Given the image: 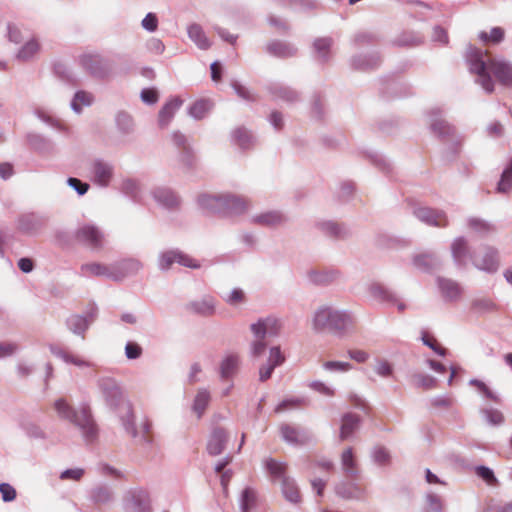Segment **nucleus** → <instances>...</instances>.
I'll use <instances>...</instances> for the list:
<instances>
[{"mask_svg": "<svg viewBox=\"0 0 512 512\" xmlns=\"http://www.w3.org/2000/svg\"><path fill=\"white\" fill-rule=\"evenodd\" d=\"M182 104L183 100L179 97H173L164 104L158 115V123L161 128H166L169 125Z\"/></svg>", "mask_w": 512, "mask_h": 512, "instance_id": "nucleus-22", "label": "nucleus"}, {"mask_svg": "<svg viewBox=\"0 0 512 512\" xmlns=\"http://www.w3.org/2000/svg\"><path fill=\"white\" fill-rule=\"evenodd\" d=\"M469 384L471 386H474L478 389V391L486 398L494 401V402H498L499 401V398L498 396L489 389V387L482 381L478 380V379H471L469 381Z\"/></svg>", "mask_w": 512, "mask_h": 512, "instance_id": "nucleus-63", "label": "nucleus"}, {"mask_svg": "<svg viewBox=\"0 0 512 512\" xmlns=\"http://www.w3.org/2000/svg\"><path fill=\"white\" fill-rule=\"evenodd\" d=\"M210 399L211 397L208 390L204 388L198 390L192 406V409L197 414L198 418H201L202 415L204 414L205 409L207 408L210 402Z\"/></svg>", "mask_w": 512, "mask_h": 512, "instance_id": "nucleus-49", "label": "nucleus"}, {"mask_svg": "<svg viewBox=\"0 0 512 512\" xmlns=\"http://www.w3.org/2000/svg\"><path fill=\"white\" fill-rule=\"evenodd\" d=\"M467 225L469 229L481 236L487 235L494 231V226L490 222L479 217L468 218Z\"/></svg>", "mask_w": 512, "mask_h": 512, "instance_id": "nucleus-47", "label": "nucleus"}, {"mask_svg": "<svg viewBox=\"0 0 512 512\" xmlns=\"http://www.w3.org/2000/svg\"><path fill=\"white\" fill-rule=\"evenodd\" d=\"M91 180L100 187L109 186L114 176V166L109 161L97 158L90 164Z\"/></svg>", "mask_w": 512, "mask_h": 512, "instance_id": "nucleus-13", "label": "nucleus"}, {"mask_svg": "<svg viewBox=\"0 0 512 512\" xmlns=\"http://www.w3.org/2000/svg\"><path fill=\"white\" fill-rule=\"evenodd\" d=\"M372 459L375 464L379 466H386L390 463L391 456L389 451L382 446L374 447L371 453Z\"/></svg>", "mask_w": 512, "mask_h": 512, "instance_id": "nucleus-59", "label": "nucleus"}, {"mask_svg": "<svg viewBox=\"0 0 512 512\" xmlns=\"http://www.w3.org/2000/svg\"><path fill=\"white\" fill-rule=\"evenodd\" d=\"M466 60L471 73L477 75L476 82L487 92L494 91V82L491 75L503 86L512 88V63L500 58L492 57L488 52L469 45Z\"/></svg>", "mask_w": 512, "mask_h": 512, "instance_id": "nucleus-1", "label": "nucleus"}, {"mask_svg": "<svg viewBox=\"0 0 512 512\" xmlns=\"http://www.w3.org/2000/svg\"><path fill=\"white\" fill-rule=\"evenodd\" d=\"M233 142L241 149L249 148L253 143V136L245 128H237L232 132Z\"/></svg>", "mask_w": 512, "mask_h": 512, "instance_id": "nucleus-52", "label": "nucleus"}, {"mask_svg": "<svg viewBox=\"0 0 512 512\" xmlns=\"http://www.w3.org/2000/svg\"><path fill=\"white\" fill-rule=\"evenodd\" d=\"M333 39L330 37L317 38L313 42L315 57L320 63H326L331 58Z\"/></svg>", "mask_w": 512, "mask_h": 512, "instance_id": "nucleus-34", "label": "nucleus"}, {"mask_svg": "<svg viewBox=\"0 0 512 512\" xmlns=\"http://www.w3.org/2000/svg\"><path fill=\"white\" fill-rule=\"evenodd\" d=\"M423 512H443V502L440 495L429 491L426 494V504Z\"/></svg>", "mask_w": 512, "mask_h": 512, "instance_id": "nucleus-55", "label": "nucleus"}, {"mask_svg": "<svg viewBox=\"0 0 512 512\" xmlns=\"http://www.w3.org/2000/svg\"><path fill=\"white\" fill-rule=\"evenodd\" d=\"M430 116V127L435 135L443 139L452 137L454 135L455 128L442 118V112L440 109H432L430 112Z\"/></svg>", "mask_w": 512, "mask_h": 512, "instance_id": "nucleus-19", "label": "nucleus"}, {"mask_svg": "<svg viewBox=\"0 0 512 512\" xmlns=\"http://www.w3.org/2000/svg\"><path fill=\"white\" fill-rule=\"evenodd\" d=\"M473 265L487 273H495L499 268V259L497 250L492 247H484L481 255L475 256L472 260Z\"/></svg>", "mask_w": 512, "mask_h": 512, "instance_id": "nucleus-16", "label": "nucleus"}, {"mask_svg": "<svg viewBox=\"0 0 512 512\" xmlns=\"http://www.w3.org/2000/svg\"><path fill=\"white\" fill-rule=\"evenodd\" d=\"M228 441V435L222 428H215L208 440L207 443V452L211 456H217L220 455L227 444Z\"/></svg>", "mask_w": 512, "mask_h": 512, "instance_id": "nucleus-21", "label": "nucleus"}, {"mask_svg": "<svg viewBox=\"0 0 512 512\" xmlns=\"http://www.w3.org/2000/svg\"><path fill=\"white\" fill-rule=\"evenodd\" d=\"M187 33L189 39L195 43V45L201 50H207L211 47V42L206 36L203 28L197 24L193 23L188 26Z\"/></svg>", "mask_w": 512, "mask_h": 512, "instance_id": "nucleus-36", "label": "nucleus"}, {"mask_svg": "<svg viewBox=\"0 0 512 512\" xmlns=\"http://www.w3.org/2000/svg\"><path fill=\"white\" fill-rule=\"evenodd\" d=\"M98 387L107 403L111 408L116 409L127 402L123 392L117 382L110 377H104L98 380Z\"/></svg>", "mask_w": 512, "mask_h": 512, "instance_id": "nucleus-10", "label": "nucleus"}, {"mask_svg": "<svg viewBox=\"0 0 512 512\" xmlns=\"http://www.w3.org/2000/svg\"><path fill=\"white\" fill-rule=\"evenodd\" d=\"M338 276L336 271L312 270L308 273L309 280L317 285H325L333 282Z\"/></svg>", "mask_w": 512, "mask_h": 512, "instance_id": "nucleus-50", "label": "nucleus"}, {"mask_svg": "<svg viewBox=\"0 0 512 512\" xmlns=\"http://www.w3.org/2000/svg\"><path fill=\"white\" fill-rule=\"evenodd\" d=\"M256 503V493L251 488H246L241 494L240 510L241 512H250Z\"/></svg>", "mask_w": 512, "mask_h": 512, "instance_id": "nucleus-57", "label": "nucleus"}, {"mask_svg": "<svg viewBox=\"0 0 512 512\" xmlns=\"http://www.w3.org/2000/svg\"><path fill=\"white\" fill-rule=\"evenodd\" d=\"M174 263H178L188 268L200 267L196 260L179 250H167L159 254L158 267L160 270L167 271Z\"/></svg>", "mask_w": 512, "mask_h": 512, "instance_id": "nucleus-12", "label": "nucleus"}, {"mask_svg": "<svg viewBox=\"0 0 512 512\" xmlns=\"http://www.w3.org/2000/svg\"><path fill=\"white\" fill-rule=\"evenodd\" d=\"M264 465L273 480H278L282 483L284 479L289 478L286 474L287 465L285 463L268 458L264 461Z\"/></svg>", "mask_w": 512, "mask_h": 512, "instance_id": "nucleus-40", "label": "nucleus"}, {"mask_svg": "<svg viewBox=\"0 0 512 512\" xmlns=\"http://www.w3.org/2000/svg\"><path fill=\"white\" fill-rule=\"evenodd\" d=\"M77 61L83 71L95 79H106L112 72L111 61L98 52H84Z\"/></svg>", "mask_w": 512, "mask_h": 512, "instance_id": "nucleus-5", "label": "nucleus"}, {"mask_svg": "<svg viewBox=\"0 0 512 512\" xmlns=\"http://www.w3.org/2000/svg\"><path fill=\"white\" fill-rule=\"evenodd\" d=\"M341 466L345 476L351 480H356L359 475L357 462L355 460L353 449H345L341 454Z\"/></svg>", "mask_w": 512, "mask_h": 512, "instance_id": "nucleus-31", "label": "nucleus"}, {"mask_svg": "<svg viewBox=\"0 0 512 512\" xmlns=\"http://www.w3.org/2000/svg\"><path fill=\"white\" fill-rule=\"evenodd\" d=\"M412 214L422 223L432 227L445 228L449 220L445 211L429 206L416 204L412 206Z\"/></svg>", "mask_w": 512, "mask_h": 512, "instance_id": "nucleus-7", "label": "nucleus"}, {"mask_svg": "<svg viewBox=\"0 0 512 512\" xmlns=\"http://www.w3.org/2000/svg\"><path fill=\"white\" fill-rule=\"evenodd\" d=\"M40 45L37 40L31 39L27 41L18 51L16 57L21 61L32 59L39 51Z\"/></svg>", "mask_w": 512, "mask_h": 512, "instance_id": "nucleus-51", "label": "nucleus"}, {"mask_svg": "<svg viewBox=\"0 0 512 512\" xmlns=\"http://www.w3.org/2000/svg\"><path fill=\"white\" fill-rule=\"evenodd\" d=\"M335 493L343 499L359 500L364 496V489L356 483L341 481L335 486Z\"/></svg>", "mask_w": 512, "mask_h": 512, "instance_id": "nucleus-26", "label": "nucleus"}, {"mask_svg": "<svg viewBox=\"0 0 512 512\" xmlns=\"http://www.w3.org/2000/svg\"><path fill=\"white\" fill-rule=\"evenodd\" d=\"M122 191L125 195L133 199V201L140 202L141 187L138 181L134 179L124 180L122 183Z\"/></svg>", "mask_w": 512, "mask_h": 512, "instance_id": "nucleus-54", "label": "nucleus"}, {"mask_svg": "<svg viewBox=\"0 0 512 512\" xmlns=\"http://www.w3.org/2000/svg\"><path fill=\"white\" fill-rule=\"evenodd\" d=\"M48 348L55 357L61 359L63 362L67 364H73L78 367L91 366L90 362L83 360L79 356L68 352L67 350H65L64 348L60 347L57 344H49Z\"/></svg>", "mask_w": 512, "mask_h": 512, "instance_id": "nucleus-27", "label": "nucleus"}, {"mask_svg": "<svg viewBox=\"0 0 512 512\" xmlns=\"http://www.w3.org/2000/svg\"><path fill=\"white\" fill-rule=\"evenodd\" d=\"M199 207L207 213H221V207L225 203L223 195L202 194L197 199Z\"/></svg>", "mask_w": 512, "mask_h": 512, "instance_id": "nucleus-30", "label": "nucleus"}, {"mask_svg": "<svg viewBox=\"0 0 512 512\" xmlns=\"http://www.w3.org/2000/svg\"><path fill=\"white\" fill-rule=\"evenodd\" d=\"M192 309L203 315H210L214 312V302L210 298L202 299L201 301H195L191 304Z\"/></svg>", "mask_w": 512, "mask_h": 512, "instance_id": "nucleus-61", "label": "nucleus"}, {"mask_svg": "<svg viewBox=\"0 0 512 512\" xmlns=\"http://www.w3.org/2000/svg\"><path fill=\"white\" fill-rule=\"evenodd\" d=\"M115 123L118 132L122 136H129L135 131V124L130 114L125 111H119L115 116Z\"/></svg>", "mask_w": 512, "mask_h": 512, "instance_id": "nucleus-41", "label": "nucleus"}, {"mask_svg": "<svg viewBox=\"0 0 512 512\" xmlns=\"http://www.w3.org/2000/svg\"><path fill=\"white\" fill-rule=\"evenodd\" d=\"M369 292L375 299L381 302L395 303L397 301V296L379 283H372L369 286Z\"/></svg>", "mask_w": 512, "mask_h": 512, "instance_id": "nucleus-45", "label": "nucleus"}, {"mask_svg": "<svg viewBox=\"0 0 512 512\" xmlns=\"http://www.w3.org/2000/svg\"><path fill=\"white\" fill-rule=\"evenodd\" d=\"M285 221V215L277 210L263 212L251 218L253 224L265 227H276L282 225Z\"/></svg>", "mask_w": 512, "mask_h": 512, "instance_id": "nucleus-24", "label": "nucleus"}, {"mask_svg": "<svg viewBox=\"0 0 512 512\" xmlns=\"http://www.w3.org/2000/svg\"><path fill=\"white\" fill-rule=\"evenodd\" d=\"M150 499L147 491L136 488L129 490L124 497V512H149Z\"/></svg>", "mask_w": 512, "mask_h": 512, "instance_id": "nucleus-14", "label": "nucleus"}, {"mask_svg": "<svg viewBox=\"0 0 512 512\" xmlns=\"http://www.w3.org/2000/svg\"><path fill=\"white\" fill-rule=\"evenodd\" d=\"M118 415L119 421L125 432L133 438H137L139 431L135 424V415L130 401L122 403L121 406L114 409Z\"/></svg>", "mask_w": 512, "mask_h": 512, "instance_id": "nucleus-17", "label": "nucleus"}, {"mask_svg": "<svg viewBox=\"0 0 512 512\" xmlns=\"http://www.w3.org/2000/svg\"><path fill=\"white\" fill-rule=\"evenodd\" d=\"M93 102L94 96L92 93L79 90L74 94L70 107L75 113L80 114L83 107H89Z\"/></svg>", "mask_w": 512, "mask_h": 512, "instance_id": "nucleus-44", "label": "nucleus"}, {"mask_svg": "<svg viewBox=\"0 0 512 512\" xmlns=\"http://www.w3.org/2000/svg\"><path fill=\"white\" fill-rule=\"evenodd\" d=\"M111 272V264L107 265L99 262L84 263L80 267V275L83 277L103 276L110 280Z\"/></svg>", "mask_w": 512, "mask_h": 512, "instance_id": "nucleus-29", "label": "nucleus"}, {"mask_svg": "<svg viewBox=\"0 0 512 512\" xmlns=\"http://www.w3.org/2000/svg\"><path fill=\"white\" fill-rule=\"evenodd\" d=\"M355 317L349 310L322 305L313 313L312 328L316 332L329 331L337 337L351 334L355 327Z\"/></svg>", "mask_w": 512, "mask_h": 512, "instance_id": "nucleus-2", "label": "nucleus"}, {"mask_svg": "<svg viewBox=\"0 0 512 512\" xmlns=\"http://www.w3.org/2000/svg\"><path fill=\"white\" fill-rule=\"evenodd\" d=\"M437 285L442 297L446 301H456L460 298L462 288L456 281L448 278L438 277Z\"/></svg>", "mask_w": 512, "mask_h": 512, "instance_id": "nucleus-25", "label": "nucleus"}, {"mask_svg": "<svg viewBox=\"0 0 512 512\" xmlns=\"http://www.w3.org/2000/svg\"><path fill=\"white\" fill-rule=\"evenodd\" d=\"M483 512H512V501L489 503Z\"/></svg>", "mask_w": 512, "mask_h": 512, "instance_id": "nucleus-64", "label": "nucleus"}, {"mask_svg": "<svg viewBox=\"0 0 512 512\" xmlns=\"http://www.w3.org/2000/svg\"><path fill=\"white\" fill-rule=\"evenodd\" d=\"M341 422L340 439L346 440L359 428L360 417L354 413H347L343 415Z\"/></svg>", "mask_w": 512, "mask_h": 512, "instance_id": "nucleus-35", "label": "nucleus"}, {"mask_svg": "<svg viewBox=\"0 0 512 512\" xmlns=\"http://www.w3.org/2000/svg\"><path fill=\"white\" fill-rule=\"evenodd\" d=\"M478 37L484 43L491 42L493 44H498L504 38V30L500 27H494L491 29L490 33L481 31Z\"/></svg>", "mask_w": 512, "mask_h": 512, "instance_id": "nucleus-58", "label": "nucleus"}, {"mask_svg": "<svg viewBox=\"0 0 512 512\" xmlns=\"http://www.w3.org/2000/svg\"><path fill=\"white\" fill-rule=\"evenodd\" d=\"M98 309L93 304L85 315L74 314L66 319V326L73 334L85 338V333L97 317Z\"/></svg>", "mask_w": 512, "mask_h": 512, "instance_id": "nucleus-11", "label": "nucleus"}, {"mask_svg": "<svg viewBox=\"0 0 512 512\" xmlns=\"http://www.w3.org/2000/svg\"><path fill=\"white\" fill-rule=\"evenodd\" d=\"M415 386L422 387L426 390L432 389L436 386L437 380L427 374L417 373L413 375Z\"/></svg>", "mask_w": 512, "mask_h": 512, "instance_id": "nucleus-62", "label": "nucleus"}, {"mask_svg": "<svg viewBox=\"0 0 512 512\" xmlns=\"http://www.w3.org/2000/svg\"><path fill=\"white\" fill-rule=\"evenodd\" d=\"M152 196L159 206L167 210L176 209L180 205V198L170 188L157 187L152 191Z\"/></svg>", "mask_w": 512, "mask_h": 512, "instance_id": "nucleus-20", "label": "nucleus"}, {"mask_svg": "<svg viewBox=\"0 0 512 512\" xmlns=\"http://www.w3.org/2000/svg\"><path fill=\"white\" fill-rule=\"evenodd\" d=\"M380 62V56L377 53H373L369 55L354 56L351 60V65L355 69L367 70L377 67Z\"/></svg>", "mask_w": 512, "mask_h": 512, "instance_id": "nucleus-42", "label": "nucleus"}, {"mask_svg": "<svg viewBox=\"0 0 512 512\" xmlns=\"http://www.w3.org/2000/svg\"><path fill=\"white\" fill-rule=\"evenodd\" d=\"M471 308L478 314H485L495 311L497 306L492 299L488 297H480L472 301Z\"/></svg>", "mask_w": 512, "mask_h": 512, "instance_id": "nucleus-53", "label": "nucleus"}, {"mask_svg": "<svg viewBox=\"0 0 512 512\" xmlns=\"http://www.w3.org/2000/svg\"><path fill=\"white\" fill-rule=\"evenodd\" d=\"M512 190V157L509 162L506 164L500 180L497 183L496 191L497 193L507 194Z\"/></svg>", "mask_w": 512, "mask_h": 512, "instance_id": "nucleus-46", "label": "nucleus"}, {"mask_svg": "<svg viewBox=\"0 0 512 512\" xmlns=\"http://www.w3.org/2000/svg\"><path fill=\"white\" fill-rule=\"evenodd\" d=\"M212 105L210 101L200 99L195 101L188 109V114L195 120L203 119L211 110Z\"/></svg>", "mask_w": 512, "mask_h": 512, "instance_id": "nucleus-48", "label": "nucleus"}, {"mask_svg": "<svg viewBox=\"0 0 512 512\" xmlns=\"http://www.w3.org/2000/svg\"><path fill=\"white\" fill-rule=\"evenodd\" d=\"M223 201L225 202L221 207V215L223 216H237L247 211L248 202L236 195L224 194Z\"/></svg>", "mask_w": 512, "mask_h": 512, "instance_id": "nucleus-18", "label": "nucleus"}, {"mask_svg": "<svg viewBox=\"0 0 512 512\" xmlns=\"http://www.w3.org/2000/svg\"><path fill=\"white\" fill-rule=\"evenodd\" d=\"M266 50L269 54L280 58L292 57L297 53V48L294 45L289 42L279 40L270 42L267 45Z\"/></svg>", "mask_w": 512, "mask_h": 512, "instance_id": "nucleus-32", "label": "nucleus"}, {"mask_svg": "<svg viewBox=\"0 0 512 512\" xmlns=\"http://www.w3.org/2000/svg\"><path fill=\"white\" fill-rule=\"evenodd\" d=\"M481 414L490 425H501L504 422L503 414L497 409L485 408L481 410Z\"/></svg>", "mask_w": 512, "mask_h": 512, "instance_id": "nucleus-60", "label": "nucleus"}, {"mask_svg": "<svg viewBox=\"0 0 512 512\" xmlns=\"http://www.w3.org/2000/svg\"><path fill=\"white\" fill-rule=\"evenodd\" d=\"M57 416L73 424L87 443L94 442L98 437V427L88 405L82 404L75 409L65 398H58L53 404Z\"/></svg>", "mask_w": 512, "mask_h": 512, "instance_id": "nucleus-3", "label": "nucleus"}, {"mask_svg": "<svg viewBox=\"0 0 512 512\" xmlns=\"http://www.w3.org/2000/svg\"><path fill=\"white\" fill-rule=\"evenodd\" d=\"M413 264L422 271L431 272L439 267L440 261L436 255L425 253L416 255L413 258Z\"/></svg>", "mask_w": 512, "mask_h": 512, "instance_id": "nucleus-38", "label": "nucleus"}, {"mask_svg": "<svg viewBox=\"0 0 512 512\" xmlns=\"http://www.w3.org/2000/svg\"><path fill=\"white\" fill-rule=\"evenodd\" d=\"M280 434L286 443L293 446H303L312 441V434L309 430L289 424L280 426Z\"/></svg>", "mask_w": 512, "mask_h": 512, "instance_id": "nucleus-15", "label": "nucleus"}, {"mask_svg": "<svg viewBox=\"0 0 512 512\" xmlns=\"http://www.w3.org/2000/svg\"><path fill=\"white\" fill-rule=\"evenodd\" d=\"M281 491L288 502L292 504H299L301 502V494L293 478L289 477L283 480L281 483Z\"/></svg>", "mask_w": 512, "mask_h": 512, "instance_id": "nucleus-39", "label": "nucleus"}, {"mask_svg": "<svg viewBox=\"0 0 512 512\" xmlns=\"http://www.w3.org/2000/svg\"><path fill=\"white\" fill-rule=\"evenodd\" d=\"M240 366V357L231 353L226 355L220 363L219 374L221 379H231L238 372Z\"/></svg>", "mask_w": 512, "mask_h": 512, "instance_id": "nucleus-28", "label": "nucleus"}, {"mask_svg": "<svg viewBox=\"0 0 512 512\" xmlns=\"http://www.w3.org/2000/svg\"><path fill=\"white\" fill-rule=\"evenodd\" d=\"M75 240L93 251L102 250L107 242L105 232L93 223H85L77 228Z\"/></svg>", "mask_w": 512, "mask_h": 512, "instance_id": "nucleus-6", "label": "nucleus"}, {"mask_svg": "<svg viewBox=\"0 0 512 512\" xmlns=\"http://www.w3.org/2000/svg\"><path fill=\"white\" fill-rule=\"evenodd\" d=\"M316 226L323 234L329 237L344 238L347 235L345 227L333 221H320Z\"/></svg>", "mask_w": 512, "mask_h": 512, "instance_id": "nucleus-43", "label": "nucleus"}, {"mask_svg": "<svg viewBox=\"0 0 512 512\" xmlns=\"http://www.w3.org/2000/svg\"><path fill=\"white\" fill-rule=\"evenodd\" d=\"M172 141L176 147L183 150L181 153V161L184 164L191 166L194 161V156L192 154L190 146L187 143L186 136L179 131H175L172 134Z\"/></svg>", "mask_w": 512, "mask_h": 512, "instance_id": "nucleus-37", "label": "nucleus"}, {"mask_svg": "<svg viewBox=\"0 0 512 512\" xmlns=\"http://www.w3.org/2000/svg\"><path fill=\"white\" fill-rule=\"evenodd\" d=\"M451 252L455 263L459 266L465 265L468 258L473 260L469 254L467 241L464 237H458L453 241Z\"/></svg>", "mask_w": 512, "mask_h": 512, "instance_id": "nucleus-33", "label": "nucleus"}, {"mask_svg": "<svg viewBox=\"0 0 512 512\" xmlns=\"http://www.w3.org/2000/svg\"><path fill=\"white\" fill-rule=\"evenodd\" d=\"M281 322L278 318L268 316L260 318L256 323L251 324L250 329L256 338L251 343V355L255 358L260 357L266 351L267 345L265 343L266 337H275L281 330Z\"/></svg>", "mask_w": 512, "mask_h": 512, "instance_id": "nucleus-4", "label": "nucleus"}, {"mask_svg": "<svg viewBox=\"0 0 512 512\" xmlns=\"http://www.w3.org/2000/svg\"><path fill=\"white\" fill-rule=\"evenodd\" d=\"M268 90L274 99L287 103H295L300 100V94L296 90L281 83H272Z\"/></svg>", "mask_w": 512, "mask_h": 512, "instance_id": "nucleus-23", "label": "nucleus"}, {"mask_svg": "<svg viewBox=\"0 0 512 512\" xmlns=\"http://www.w3.org/2000/svg\"><path fill=\"white\" fill-rule=\"evenodd\" d=\"M20 426L25 434L30 438L42 440L47 438L45 431L38 424L32 421H23Z\"/></svg>", "mask_w": 512, "mask_h": 512, "instance_id": "nucleus-56", "label": "nucleus"}, {"mask_svg": "<svg viewBox=\"0 0 512 512\" xmlns=\"http://www.w3.org/2000/svg\"><path fill=\"white\" fill-rule=\"evenodd\" d=\"M48 217L41 213L29 212L20 215L16 221V228L19 232L35 236L38 235L47 225Z\"/></svg>", "mask_w": 512, "mask_h": 512, "instance_id": "nucleus-8", "label": "nucleus"}, {"mask_svg": "<svg viewBox=\"0 0 512 512\" xmlns=\"http://www.w3.org/2000/svg\"><path fill=\"white\" fill-rule=\"evenodd\" d=\"M143 268V263L137 258H124L111 263L110 280L114 282H122L128 277L136 275Z\"/></svg>", "mask_w": 512, "mask_h": 512, "instance_id": "nucleus-9", "label": "nucleus"}]
</instances>
